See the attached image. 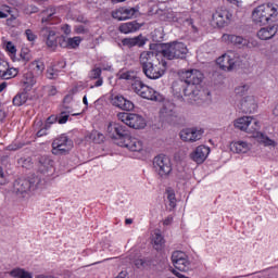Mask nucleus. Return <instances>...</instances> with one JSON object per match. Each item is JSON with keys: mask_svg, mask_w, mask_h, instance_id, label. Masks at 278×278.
I'll list each match as a JSON object with an SVG mask.
<instances>
[{"mask_svg": "<svg viewBox=\"0 0 278 278\" xmlns=\"http://www.w3.org/2000/svg\"><path fill=\"white\" fill-rule=\"evenodd\" d=\"M180 81L173 84V91L178 97L181 92L185 97H190L191 101L201 99V83L203 81V73L199 70H182L179 72Z\"/></svg>", "mask_w": 278, "mask_h": 278, "instance_id": "f257e3e1", "label": "nucleus"}, {"mask_svg": "<svg viewBox=\"0 0 278 278\" xmlns=\"http://www.w3.org/2000/svg\"><path fill=\"white\" fill-rule=\"evenodd\" d=\"M108 135L112 140H115V144L118 147H125L128 151L140 153L142 151V141L136 137L129 136L127 126L118 123H110L108 126Z\"/></svg>", "mask_w": 278, "mask_h": 278, "instance_id": "f03ea898", "label": "nucleus"}, {"mask_svg": "<svg viewBox=\"0 0 278 278\" xmlns=\"http://www.w3.org/2000/svg\"><path fill=\"white\" fill-rule=\"evenodd\" d=\"M139 64L142 73L148 79H160L164 77L168 63L165 60L157 59V54L153 51H143L139 56Z\"/></svg>", "mask_w": 278, "mask_h": 278, "instance_id": "7ed1b4c3", "label": "nucleus"}, {"mask_svg": "<svg viewBox=\"0 0 278 278\" xmlns=\"http://www.w3.org/2000/svg\"><path fill=\"white\" fill-rule=\"evenodd\" d=\"M235 127L247 134H255L258 142H263L265 147H275V141L260 132V122L251 116H243L235 122Z\"/></svg>", "mask_w": 278, "mask_h": 278, "instance_id": "20e7f679", "label": "nucleus"}, {"mask_svg": "<svg viewBox=\"0 0 278 278\" xmlns=\"http://www.w3.org/2000/svg\"><path fill=\"white\" fill-rule=\"evenodd\" d=\"M252 21L255 25H268L278 21V4L267 3L256 7L252 12Z\"/></svg>", "mask_w": 278, "mask_h": 278, "instance_id": "39448f33", "label": "nucleus"}, {"mask_svg": "<svg viewBox=\"0 0 278 278\" xmlns=\"http://www.w3.org/2000/svg\"><path fill=\"white\" fill-rule=\"evenodd\" d=\"M39 38L46 42L48 49H52V51H55L58 49V45L62 49H68V38L65 36H56V33L51 27H43L39 31Z\"/></svg>", "mask_w": 278, "mask_h": 278, "instance_id": "423d86ee", "label": "nucleus"}, {"mask_svg": "<svg viewBox=\"0 0 278 278\" xmlns=\"http://www.w3.org/2000/svg\"><path fill=\"white\" fill-rule=\"evenodd\" d=\"M165 60H184L188 55V47L184 42L174 41L172 43H164L159 51Z\"/></svg>", "mask_w": 278, "mask_h": 278, "instance_id": "0eeeda50", "label": "nucleus"}, {"mask_svg": "<svg viewBox=\"0 0 278 278\" xmlns=\"http://www.w3.org/2000/svg\"><path fill=\"white\" fill-rule=\"evenodd\" d=\"M117 118L131 129H144V127H147L144 117L136 113H118Z\"/></svg>", "mask_w": 278, "mask_h": 278, "instance_id": "6e6552de", "label": "nucleus"}, {"mask_svg": "<svg viewBox=\"0 0 278 278\" xmlns=\"http://www.w3.org/2000/svg\"><path fill=\"white\" fill-rule=\"evenodd\" d=\"M73 149V140L66 135L56 137L52 142V154L53 155H67Z\"/></svg>", "mask_w": 278, "mask_h": 278, "instance_id": "1a4fd4ad", "label": "nucleus"}, {"mask_svg": "<svg viewBox=\"0 0 278 278\" xmlns=\"http://www.w3.org/2000/svg\"><path fill=\"white\" fill-rule=\"evenodd\" d=\"M153 166L155 173L162 178L168 177L170 173H173V164L170 163V159L166 155H157L153 160Z\"/></svg>", "mask_w": 278, "mask_h": 278, "instance_id": "9d476101", "label": "nucleus"}, {"mask_svg": "<svg viewBox=\"0 0 278 278\" xmlns=\"http://www.w3.org/2000/svg\"><path fill=\"white\" fill-rule=\"evenodd\" d=\"M231 18H233V14L229 10L220 8L213 13L212 25L214 27H227L231 23Z\"/></svg>", "mask_w": 278, "mask_h": 278, "instance_id": "9b49d317", "label": "nucleus"}, {"mask_svg": "<svg viewBox=\"0 0 278 278\" xmlns=\"http://www.w3.org/2000/svg\"><path fill=\"white\" fill-rule=\"evenodd\" d=\"M31 188H34V182L26 178H18L13 184V192L20 199H25L29 194Z\"/></svg>", "mask_w": 278, "mask_h": 278, "instance_id": "f8f14e48", "label": "nucleus"}, {"mask_svg": "<svg viewBox=\"0 0 278 278\" xmlns=\"http://www.w3.org/2000/svg\"><path fill=\"white\" fill-rule=\"evenodd\" d=\"M238 63V54L233 51H228L217 59V64L222 71H233Z\"/></svg>", "mask_w": 278, "mask_h": 278, "instance_id": "ddd939ff", "label": "nucleus"}, {"mask_svg": "<svg viewBox=\"0 0 278 278\" xmlns=\"http://www.w3.org/2000/svg\"><path fill=\"white\" fill-rule=\"evenodd\" d=\"M172 262L177 270L186 273L190 267V261H188V255L181 251H175L172 254Z\"/></svg>", "mask_w": 278, "mask_h": 278, "instance_id": "4468645a", "label": "nucleus"}, {"mask_svg": "<svg viewBox=\"0 0 278 278\" xmlns=\"http://www.w3.org/2000/svg\"><path fill=\"white\" fill-rule=\"evenodd\" d=\"M139 10L138 8H119L118 10L112 13L113 18L117 21H127L129 18H134L138 16Z\"/></svg>", "mask_w": 278, "mask_h": 278, "instance_id": "2eb2a0df", "label": "nucleus"}, {"mask_svg": "<svg viewBox=\"0 0 278 278\" xmlns=\"http://www.w3.org/2000/svg\"><path fill=\"white\" fill-rule=\"evenodd\" d=\"M180 138L184 142H197L203 138V130L197 128H186L180 131Z\"/></svg>", "mask_w": 278, "mask_h": 278, "instance_id": "dca6fc26", "label": "nucleus"}, {"mask_svg": "<svg viewBox=\"0 0 278 278\" xmlns=\"http://www.w3.org/2000/svg\"><path fill=\"white\" fill-rule=\"evenodd\" d=\"M160 117L167 123H172L173 118H177V111L173 102H165L160 111Z\"/></svg>", "mask_w": 278, "mask_h": 278, "instance_id": "f3484780", "label": "nucleus"}, {"mask_svg": "<svg viewBox=\"0 0 278 278\" xmlns=\"http://www.w3.org/2000/svg\"><path fill=\"white\" fill-rule=\"evenodd\" d=\"M111 103L115 108H119V110H124L126 112H131V110H134V102L127 100L125 97L121 94L114 96L111 99Z\"/></svg>", "mask_w": 278, "mask_h": 278, "instance_id": "a211bd4d", "label": "nucleus"}, {"mask_svg": "<svg viewBox=\"0 0 278 278\" xmlns=\"http://www.w3.org/2000/svg\"><path fill=\"white\" fill-rule=\"evenodd\" d=\"M207 155H210V148L205 146H199L191 154L190 157L197 164H203L205 160H207Z\"/></svg>", "mask_w": 278, "mask_h": 278, "instance_id": "6ab92c4d", "label": "nucleus"}, {"mask_svg": "<svg viewBox=\"0 0 278 278\" xmlns=\"http://www.w3.org/2000/svg\"><path fill=\"white\" fill-rule=\"evenodd\" d=\"M257 111V102H255V97L248 96L241 100V112L244 114H253Z\"/></svg>", "mask_w": 278, "mask_h": 278, "instance_id": "aec40b11", "label": "nucleus"}, {"mask_svg": "<svg viewBox=\"0 0 278 278\" xmlns=\"http://www.w3.org/2000/svg\"><path fill=\"white\" fill-rule=\"evenodd\" d=\"M278 31V25L273 24L271 26L263 27L257 31V37L260 40H270V38H275Z\"/></svg>", "mask_w": 278, "mask_h": 278, "instance_id": "412c9836", "label": "nucleus"}, {"mask_svg": "<svg viewBox=\"0 0 278 278\" xmlns=\"http://www.w3.org/2000/svg\"><path fill=\"white\" fill-rule=\"evenodd\" d=\"M142 99H148V101H163L164 97L155 91L153 88L146 85L142 88L141 94L139 96Z\"/></svg>", "mask_w": 278, "mask_h": 278, "instance_id": "4be33fe9", "label": "nucleus"}, {"mask_svg": "<svg viewBox=\"0 0 278 278\" xmlns=\"http://www.w3.org/2000/svg\"><path fill=\"white\" fill-rule=\"evenodd\" d=\"M222 39L224 40V42H227L228 45L239 47V49H241V47H245L248 42L247 39H244V37L238 35L224 34Z\"/></svg>", "mask_w": 278, "mask_h": 278, "instance_id": "5701e85b", "label": "nucleus"}, {"mask_svg": "<svg viewBox=\"0 0 278 278\" xmlns=\"http://www.w3.org/2000/svg\"><path fill=\"white\" fill-rule=\"evenodd\" d=\"M146 42L147 41L142 35L122 39L123 47H127L128 49H132V47H144Z\"/></svg>", "mask_w": 278, "mask_h": 278, "instance_id": "b1692460", "label": "nucleus"}, {"mask_svg": "<svg viewBox=\"0 0 278 278\" xmlns=\"http://www.w3.org/2000/svg\"><path fill=\"white\" fill-rule=\"evenodd\" d=\"M140 27H142V24H139L138 22L132 21V22L121 24L118 27V31H121V34H134L135 31H138Z\"/></svg>", "mask_w": 278, "mask_h": 278, "instance_id": "393cba45", "label": "nucleus"}, {"mask_svg": "<svg viewBox=\"0 0 278 278\" xmlns=\"http://www.w3.org/2000/svg\"><path fill=\"white\" fill-rule=\"evenodd\" d=\"M53 160L47 155L40 156L39 157V170L40 173H49V170H51V168H53Z\"/></svg>", "mask_w": 278, "mask_h": 278, "instance_id": "a878e982", "label": "nucleus"}, {"mask_svg": "<svg viewBox=\"0 0 278 278\" xmlns=\"http://www.w3.org/2000/svg\"><path fill=\"white\" fill-rule=\"evenodd\" d=\"M117 76H118V79H125L130 85L140 78L138 77V73H136L135 71L119 72Z\"/></svg>", "mask_w": 278, "mask_h": 278, "instance_id": "bb28decb", "label": "nucleus"}, {"mask_svg": "<svg viewBox=\"0 0 278 278\" xmlns=\"http://www.w3.org/2000/svg\"><path fill=\"white\" fill-rule=\"evenodd\" d=\"M29 99V93H27V91H23L17 93L12 102L13 105H15V108H21V105H25V103H27V100Z\"/></svg>", "mask_w": 278, "mask_h": 278, "instance_id": "cd10ccee", "label": "nucleus"}, {"mask_svg": "<svg viewBox=\"0 0 278 278\" xmlns=\"http://www.w3.org/2000/svg\"><path fill=\"white\" fill-rule=\"evenodd\" d=\"M230 150L233 153H247V151H249V143L244 141H236L230 144Z\"/></svg>", "mask_w": 278, "mask_h": 278, "instance_id": "c85d7f7f", "label": "nucleus"}, {"mask_svg": "<svg viewBox=\"0 0 278 278\" xmlns=\"http://www.w3.org/2000/svg\"><path fill=\"white\" fill-rule=\"evenodd\" d=\"M23 86H25V90H29L35 84H36V78H34V73L33 72H27L24 74V77L22 79Z\"/></svg>", "mask_w": 278, "mask_h": 278, "instance_id": "c756f323", "label": "nucleus"}, {"mask_svg": "<svg viewBox=\"0 0 278 278\" xmlns=\"http://www.w3.org/2000/svg\"><path fill=\"white\" fill-rule=\"evenodd\" d=\"M153 249H155V251H162V249H164V237L162 236V233L160 232H154L153 236Z\"/></svg>", "mask_w": 278, "mask_h": 278, "instance_id": "7c9ffc66", "label": "nucleus"}, {"mask_svg": "<svg viewBox=\"0 0 278 278\" xmlns=\"http://www.w3.org/2000/svg\"><path fill=\"white\" fill-rule=\"evenodd\" d=\"M89 140H92L96 144H101L105 140V135L97 130H93L88 136Z\"/></svg>", "mask_w": 278, "mask_h": 278, "instance_id": "2f4dec72", "label": "nucleus"}, {"mask_svg": "<svg viewBox=\"0 0 278 278\" xmlns=\"http://www.w3.org/2000/svg\"><path fill=\"white\" fill-rule=\"evenodd\" d=\"M153 264V260L150 257L135 260L136 268H147Z\"/></svg>", "mask_w": 278, "mask_h": 278, "instance_id": "473e14b6", "label": "nucleus"}, {"mask_svg": "<svg viewBox=\"0 0 278 278\" xmlns=\"http://www.w3.org/2000/svg\"><path fill=\"white\" fill-rule=\"evenodd\" d=\"M11 277L15 278H31V274L28 271H25V269L22 268H15L11 270Z\"/></svg>", "mask_w": 278, "mask_h": 278, "instance_id": "72a5a7b5", "label": "nucleus"}, {"mask_svg": "<svg viewBox=\"0 0 278 278\" xmlns=\"http://www.w3.org/2000/svg\"><path fill=\"white\" fill-rule=\"evenodd\" d=\"M65 111H62L58 117L59 125H64L68 121V115L71 114V106H64Z\"/></svg>", "mask_w": 278, "mask_h": 278, "instance_id": "f704fd0d", "label": "nucleus"}, {"mask_svg": "<svg viewBox=\"0 0 278 278\" xmlns=\"http://www.w3.org/2000/svg\"><path fill=\"white\" fill-rule=\"evenodd\" d=\"M30 70L36 73V75H42L45 71V63L40 61H34L30 63Z\"/></svg>", "mask_w": 278, "mask_h": 278, "instance_id": "c9c22d12", "label": "nucleus"}, {"mask_svg": "<svg viewBox=\"0 0 278 278\" xmlns=\"http://www.w3.org/2000/svg\"><path fill=\"white\" fill-rule=\"evenodd\" d=\"M147 85H144V83H142V80L137 79L134 83H131V90H134V92H136V94H141L142 89L146 87Z\"/></svg>", "mask_w": 278, "mask_h": 278, "instance_id": "e433bc0d", "label": "nucleus"}, {"mask_svg": "<svg viewBox=\"0 0 278 278\" xmlns=\"http://www.w3.org/2000/svg\"><path fill=\"white\" fill-rule=\"evenodd\" d=\"M81 45V37L67 38V49H77Z\"/></svg>", "mask_w": 278, "mask_h": 278, "instance_id": "4c0bfd02", "label": "nucleus"}, {"mask_svg": "<svg viewBox=\"0 0 278 278\" xmlns=\"http://www.w3.org/2000/svg\"><path fill=\"white\" fill-rule=\"evenodd\" d=\"M43 16L41 18V23H49L53 15L55 14V9H47L42 12Z\"/></svg>", "mask_w": 278, "mask_h": 278, "instance_id": "58836bf2", "label": "nucleus"}, {"mask_svg": "<svg viewBox=\"0 0 278 278\" xmlns=\"http://www.w3.org/2000/svg\"><path fill=\"white\" fill-rule=\"evenodd\" d=\"M59 76H60V71H58V68L48 67L46 72L47 79H58Z\"/></svg>", "mask_w": 278, "mask_h": 278, "instance_id": "ea45409f", "label": "nucleus"}, {"mask_svg": "<svg viewBox=\"0 0 278 278\" xmlns=\"http://www.w3.org/2000/svg\"><path fill=\"white\" fill-rule=\"evenodd\" d=\"M10 66L5 62H0V77L2 78H8V73H5Z\"/></svg>", "mask_w": 278, "mask_h": 278, "instance_id": "a19ab883", "label": "nucleus"}, {"mask_svg": "<svg viewBox=\"0 0 278 278\" xmlns=\"http://www.w3.org/2000/svg\"><path fill=\"white\" fill-rule=\"evenodd\" d=\"M248 91H249L248 85H242L235 89L236 94H238L239 97H244V94H247Z\"/></svg>", "mask_w": 278, "mask_h": 278, "instance_id": "79ce46f5", "label": "nucleus"}, {"mask_svg": "<svg viewBox=\"0 0 278 278\" xmlns=\"http://www.w3.org/2000/svg\"><path fill=\"white\" fill-rule=\"evenodd\" d=\"M102 70L101 67H94L90 71V79H99L101 78Z\"/></svg>", "mask_w": 278, "mask_h": 278, "instance_id": "37998d69", "label": "nucleus"}, {"mask_svg": "<svg viewBox=\"0 0 278 278\" xmlns=\"http://www.w3.org/2000/svg\"><path fill=\"white\" fill-rule=\"evenodd\" d=\"M53 123H58V116L55 115H51L47 118L45 124L46 129H49L53 125Z\"/></svg>", "mask_w": 278, "mask_h": 278, "instance_id": "c03bdc74", "label": "nucleus"}, {"mask_svg": "<svg viewBox=\"0 0 278 278\" xmlns=\"http://www.w3.org/2000/svg\"><path fill=\"white\" fill-rule=\"evenodd\" d=\"M25 36L29 42H34L36 40V38H38V36H36V34H34V31L31 29H26Z\"/></svg>", "mask_w": 278, "mask_h": 278, "instance_id": "a18cd8bd", "label": "nucleus"}, {"mask_svg": "<svg viewBox=\"0 0 278 278\" xmlns=\"http://www.w3.org/2000/svg\"><path fill=\"white\" fill-rule=\"evenodd\" d=\"M167 200L169 201V207H175L177 205V199L175 198V193H168Z\"/></svg>", "mask_w": 278, "mask_h": 278, "instance_id": "49530a36", "label": "nucleus"}, {"mask_svg": "<svg viewBox=\"0 0 278 278\" xmlns=\"http://www.w3.org/2000/svg\"><path fill=\"white\" fill-rule=\"evenodd\" d=\"M14 71H16V70H12V68L9 67L5 71L8 77L7 78H2V79H12V77H16V73H14Z\"/></svg>", "mask_w": 278, "mask_h": 278, "instance_id": "de8ad7c7", "label": "nucleus"}, {"mask_svg": "<svg viewBox=\"0 0 278 278\" xmlns=\"http://www.w3.org/2000/svg\"><path fill=\"white\" fill-rule=\"evenodd\" d=\"M76 34H88V28H85L84 25L76 26Z\"/></svg>", "mask_w": 278, "mask_h": 278, "instance_id": "09e8293b", "label": "nucleus"}, {"mask_svg": "<svg viewBox=\"0 0 278 278\" xmlns=\"http://www.w3.org/2000/svg\"><path fill=\"white\" fill-rule=\"evenodd\" d=\"M7 50L9 51V53H16V47H14V43H12V41H9L7 43Z\"/></svg>", "mask_w": 278, "mask_h": 278, "instance_id": "8fccbe9b", "label": "nucleus"}, {"mask_svg": "<svg viewBox=\"0 0 278 278\" xmlns=\"http://www.w3.org/2000/svg\"><path fill=\"white\" fill-rule=\"evenodd\" d=\"M9 151H18V149H23V144L22 143H13V144H10L8 147Z\"/></svg>", "mask_w": 278, "mask_h": 278, "instance_id": "3c124183", "label": "nucleus"}, {"mask_svg": "<svg viewBox=\"0 0 278 278\" xmlns=\"http://www.w3.org/2000/svg\"><path fill=\"white\" fill-rule=\"evenodd\" d=\"M47 126L45 125L43 128H41L38 132H37V138H42V136H47Z\"/></svg>", "mask_w": 278, "mask_h": 278, "instance_id": "603ef678", "label": "nucleus"}, {"mask_svg": "<svg viewBox=\"0 0 278 278\" xmlns=\"http://www.w3.org/2000/svg\"><path fill=\"white\" fill-rule=\"evenodd\" d=\"M62 31H64L65 36H68L71 34V26L68 24H65L62 26Z\"/></svg>", "mask_w": 278, "mask_h": 278, "instance_id": "864d4df0", "label": "nucleus"}, {"mask_svg": "<svg viewBox=\"0 0 278 278\" xmlns=\"http://www.w3.org/2000/svg\"><path fill=\"white\" fill-rule=\"evenodd\" d=\"M228 3H231L232 5H237V8H241L242 2L238 0H227Z\"/></svg>", "mask_w": 278, "mask_h": 278, "instance_id": "5fc2aeb1", "label": "nucleus"}, {"mask_svg": "<svg viewBox=\"0 0 278 278\" xmlns=\"http://www.w3.org/2000/svg\"><path fill=\"white\" fill-rule=\"evenodd\" d=\"M99 86H103V78H98V80L96 81V84H94V87L96 88H99Z\"/></svg>", "mask_w": 278, "mask_h": 278, "instance_id": "6e6d98bb", "label": "nucleus"}, {"mask_svg": "<svg viewBox=\"0 0 278 278\" xmlns=\"http://www.w3.org/2000/svg\"><path fill=\"white\" fill-rule=\"evenodd\" d=\"M173 223V217L168 216L164 222L163 225H170Z\"/></svg>", "mask_w": 278, "mask_h": 278, "instance_id": "4d7b16f0", "label": "nucleus"}, {"mask_svg": "<svg viewBox=\"0 0 278 278\" xmlns=\"http://www.w3.org/2000/svg\"><path fill=\"white\" fill-rule=\"evenodd\" d=\"M3 178H4L3 168L0 167V184H3Z\"/></svg>", "mask_w": 278, "mask_h": 278, "instance_id": "13d9d810", "label": "nucleus"}, {"mask_svg": "<svg viewBox=\"0 0 278 278\" xmlns=\"http://www.w3.org/2000/svg\"><path fill=\"white\" fill-rule=\"evenodd\" d=\"M173 273H174V275H176V277H178V278H188V277L184 276L182 274H180L179 271L174 270Z\"/></svg>", "mask_w": 278, "mask_h": 278, "instance_id": "bf43d9fd", "label": "nucleus"}, {"mask_svg": "<svg viewBox=\"0 0 278 278\" xmlns=\"http://www.w3.org/2000/svg\"><path fill=\"white\" fill-rule=\"evenodd\" d=\"M4 88H8V83L0 84V92H3Z\"/></svg>", "mask_w": 278, "mask_h": 278, "instance_id": "052dcab7", "label": "nucleus"}, {"mask_svg": "<svg viewBox=\"0 0 278 278\" xmlns=\"http://www.w3.org/2000/svg\"><path fill=\"white\" fill-rule=\"evenodd\" d=\"M5 118V112L0 110V122Z\"/></svg>", "mask_w": 278, "mask_h": 278, "instance_id": "680f3d73", "label": "nucleus"}, {"mask_svg": "<svg viewBox=\"0 0 278 278\" xmlns=\"http://www.w3.org/2000/svg\"><path fill=\"white\" fill-rule=\"evenodd\" d=\"M273 114H274L275 116H278V103L276 104V106H275V109H274V111H273Z\"/></svg>", "mask_w": 278, "mask_h": 278, "instance_id": "e2e57ef3", "label": "nucleus"}, {"mask_svg": "<svg viewBox=\"0 0 278 278\" xmlns=\"http://www.w3.org/2000/svg\"><path fill=\"white\" fill-rule=\"evenodd\" d=\"M0 18H8V14L3 11H0Z\"/></svg>", "mask_w": 278, "mask_h": 278, "instance_id": "0e129e2a", "label": "nucleus"}, {"mask_svg": "<svg viewBox=\"0 0 278 278\" xmlns=\"http://www.w3.org/2000/svg\"><path fill=\"white\" fill-rule=\"evenodd\" d=\"M125 223H126V225H131V223H134V219H131V218H126Z\"/></svg>", "mask_w": 278, "mask_h": 278, "instance_id": "69168bd1", "label": "nucleus"}, {"mask_svg": "<svg viewBox=\"0 0 278 278\" xmlns=\"http://www.w3.org/2000/svg\"><path fill=\"white\" fill-rule=\"evenodd\" d=\"M83 103H84L86 106H88V98H87L86 96L83 98Z\"/></svg>", "mask_w": 278, "mask_h": 278, "instance_id": "338daca9", "label": "nucleus"}, {"mask_svg": "<svg viewBox=\"0 0 278 278\" xmlns=\"http://www.w3.org/2000/svg\"><path fill=\"white\" fill-rule=\"evenodd\" d=\"M38 278H55L53 276H39Z\"/></svg>", "mask_w": 278, "mask_h": 278, "instance_id": "774afa93", "label": "nucleus"}]
</instances>
